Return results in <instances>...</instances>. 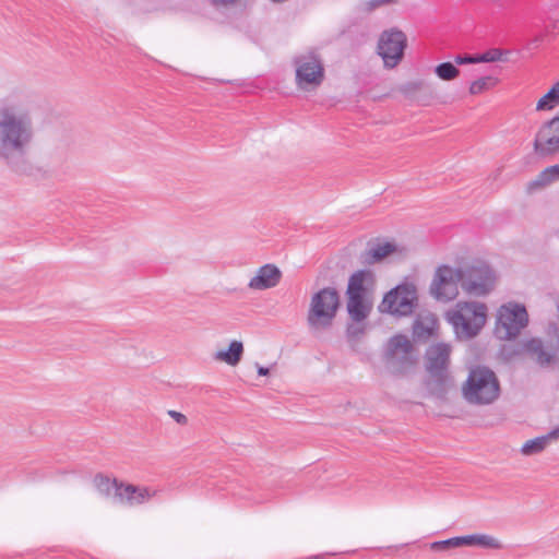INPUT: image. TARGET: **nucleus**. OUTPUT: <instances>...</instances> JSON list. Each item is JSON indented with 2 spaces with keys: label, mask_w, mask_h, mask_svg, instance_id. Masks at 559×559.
<instances>
[{
  "label": "nucleus",
  "mask_w": 559,
  "mask_h": 559,
  "mask_svg": "<svg viewBox=\"0 0 559 559\" xmlns=\"http://www.w3.org/2000/svg\"><path fill=\"white\" fill-rule=\"evenodd\" d=\"M559 105V81L536 104V110H551Z\"/></svg>",
  "instance_id": "obj_20"
},
{
  "label": "nucleus",
  "mask_w": 559,
  "mask_h": 559,
  "mask_svg": "<svg viewBox=\"0 0 559 559\" xmlns=\"http://www.w3.org/2000/svg\"><path fill=\"white\" fill-rule=\"evenodd\" d=\"M364 283L365 282H348L347 287V310L350 318L358 322L364 321L371 310V306L364 299Z\"/></svg>",
  "instance_id": "obj_15"
},
{
  "label": "nucleus",
  "mask_w": 559,
  "mask_h": 559,
  "mask_svg": "<svg viewBox=\"0 0 559 559\" xmlns=\"http://www.w3.org/2000/svg\"><path fill=\"white\" fill-rule=\"evenodd\" d=\"M35 123L31 110L19 103L0 106V160L12 171L25 174L26 155L34 142Z\"/></svg>",
  "instance_id": "obj_1"
},
{
  "label": "nucleus",
  "mask_w": 559,
  "mask_h": 559,
  "mask_svg": "<svg viewBox=\"0 0 559 559\" xmlns=\"http://www.w3.org/2000/svg\"><path fill=\"white\" fill-rule=\"evenodd\" d=\"M492 2L495 3H498V4H502L503 2H506L507 0H491Z\"/></svg>",
  "instance_id": "obj_40"
},
{
  "label": "nucleus",
  "mask_w": 559,
  "mask_h": 559,
  "mask_svg": "<svg viewBox=\"0 0 559 559\" xmlns=\"http://www.w3.org/2000/svg\"><path fill=\"white\" fill-rule=\"evenodd\" d=\"M496 83L497 80L493 76H483L471 83L469 93L472 95H478L492 87Z\"/></svg>",
  "instance_id": "obj_30"
},
{
  "label": "nucleus",
  "mask_w": 559,
  "mask_h": 559,
  "mask_svg": "<svg viewBox=\"0 0 559 559\" xmlns=\"http://www.w3.org/2000/svg\"><path fill=\"white\" fill-rule=\"evenodd\" d=\"M411 248L388 237H376L367 241L365 249L358 254V263L362 266L349 274L347 280H374L373 265L400 262L407 259Z\"/></svg>",
  "instance_id": "obj_2"
},
{
  "label": "nucleus",
  "mask_w": 559,
  "mask_h": 559,
  "mask_svg": "<svg viewBox=\"0 0 559 559\" xmlns=\"http://www.w3.org/2000/svg\"><path fill=\"white\" fill-rule=\"evenodd\" d=\"M534 152L540 157L559 153V115L539 128L534 140Z\"/></svg>",
  "instance_id": "obj_13"
},
{
  "label": "nucleus",
  "mask_w": 559,
  "mask_h": 559,
  "mask_svg": "<svg viewBox=\"0 0 559 559\" xmlns=\"http://www.w3.org/2000/svg\"><path fill=\"white\" fill-rule=\"evenodd\" d=\"M556 180H559V164L546 167L530 186L545 187Z\"/></svg>",
  "instance_id": "obj_24"
},
{
  "label": "nucleus",
  "mask_w": 559,
  "mask_h": 559,
  "mask_svg": "<svg viewBox=\"0 0 559 559\" xmlns=\"http://www.w3.org/2000/svg\"><path fill=\"white\" fill-rule=\"evenodd\" d=\"M116 501L130 507L143 504L148 501L155 491H151L147 487H140L132 484H116Z\"/></svg>",
  "instance_id": "obj_16"
},
{
  "label": "nucleus",
  "mask_w": 559,
  "mask_h": 559,
  "mask_svg": "<svg viewBox=\"0 0 559 559\" xmlns=\"http://www.w3.org/2000/svg\"><path fill=\"white\" fill-rule=\"evenodd\" d=\"M243 355V344L240 341H233L228 349L218 350L214 354V359L226 362L229 366H237Z\"/></svg>",
  "instance_id": "obj_18"
},
{
  "label": "nucleus",
  "mask_w": 559,
  "mask_h": 559,
  "mask_svg": "<svg viewBox=\"0 0 559 559\" xmlns=\"http://www.w3.org/2000/svg\"><path fill=\"white\" fill-rule=\"evenodd\" d=\"M352 266V261L349 253L344 252L335 259H331L328 263V270L331 271L330 274H326L325 277H330L331 280L336 277H344L346 275L345 271Z\"/></svg>",
  "instance_id": "obj_19"
},
{
  "label": "nucleus",
  "mask_w": 559,
  "mask_h": 559,
  "mask_svg": "<svg viewBox=\"0 0 559 559\" xmlns=\"http://www.w3.org/2000/svg\"><path fill=\"white\" fill-rule=\"evenodd\" d=\"M522 350L538 366L548 367L555 362L559 345L552 343L545 344L540 338L533 337L522 343Z\"/></svg>",
  "instance_id": "obj_14"
},
{
  "label": "nucleus",
  "mask_w": 559,
  "mask_h": 559,
  "mask_svg": "<svg viewBox=\"0 0 559 559\" xmlns=\"http://www.w3.org/2000/svg\"><path fill=\"white\" fill-rule=\"evenodd\" d=\"M340 297L335 289L323 288L313 295L307 322L312 334L329 330L336 316Z\"/></svg>",
  "instance_id": "obj_5"
},
{
  "label": "nucleus",
  "mask_w": 559,
  "mask_h": 559,
  "mask_svg": "<svg viewBox=\"0 0 559 559\" xmlns=\"http://www.w3.org/2000/svg\"><path fill=\"white\" fill-rule=\"evenodd\" d=\"M258 373H259V376H267L269 374V368L259 366L258 367Z\"/></svg>",
  "instance_id": "obj_38"
},
{
  "label": "nucleus",
  "mask_w": 559,
  "mask_h": 559,
  "mask_svg": "<svg viewBox=\"0 0 559 559\" xmlns=\"http://www.w3.org/2000/svg\"><path fill=\"white\" fill-rule=\"evenodd\" d=\"M546 436L548 437L549 441L552 440V439H559V427L552 429Z\"/></svg>",
  "instance_id": "obj_37"
},
{
  "label": "nucleus",
  "mask_w": 559,
  "mask_h": 559,
  "mask_svg": "<svg viewBox=\"0 0 559 559\" xmlns=\"http://www.w3.org/2000/svg\"><path fill=\"white\" fill-rule=\"evenodd\" d=\"M487 306L477 301H459L445 312V319L460 338L477 336L486 324Z\"/></svg>",
  "instance_id": "obj_4"
},
{
  "label": "nucleus",
  "mask_w": 559,
  "mask_h": 559,
  "mask_svg": "<svg viewBox=\"0 0 559 559\" xmlns=\"http://www.w3.org/2000/svg\"><path fill=\"white\" fill-rule=\"evenodd\" d=\"M462 393L468 404L490 405L500 396V382L490 368L476 366L469 370Z\"/></svg>",
  "instance_id": "obj_3"
},
{
  "label": "nucleus",
  "mask_w": 559,
  "mask_h": 559,
  "mask_svg": "<svg viewBox=\"0 0 559 559\" xmlns=\"http://www.w3.org/2000/svg\"><path fill=\"white\" fill-rule=\"evenodd\" d=\"M528 324V314L523 305L509 302L502 305L497 311L495 335L501 341L518 337Z\"/></svg>",
  "instance_id": "obj_6"
},
{
  "label": "nucleus",
  "mask_w": 559,
  "mask_h": 559,
  "mask_svg": "<svg viewBox=\"0 0 559 559\" xmlns=\"http://www.w3.org/2000/svg\"><path fill=\"white\" fill-rule=\"evenodd\" d=\"M436 321L431 322H424V321H416L414 324V335L418 340L427 341L430 336L433 335Z\"/></svg>",
  "instance_id": "obj_28"
},
{
  "label": "nucleus",
  "mask_w": 559,
  "mask_h": 559,
  "mask_svg": "<svg viewBox=\"0 0 559 559\" xmlns=\"http://www.w3.org/2000/svg\"><path fill=\"white\" fill-rule=\"evenodd\" d=\"M465 540V546H481L492 549H500L502 547L498 539L489 535H466Z\"/></svg>",
  "instance_id": "obj_23"
},
{
  "label": "nucleus",
  "mask_w": 559,
  "mask_h": 559,
  "mask_svg": "<svg viewBox=\"0 0 559 559\" xmlns=\"http://www.w3.org/2000/svg\"><path fill=\"white\" fill-rule=\"evenodd\" d=\"M296 83L304 91H310L324 80V68L322 61L314 53L300 55L295 57Z\"/></svg>",
  "instance_id": "obj_10"
},
{
  "label": "nucleus",
  "mask_w": 559,
  "mask_h": 559,
  "mask_svg": "<svg viewBox=\"0 0 559 559\" xmlns=\"http://www.w3.org/2000/svg\"><path fill=\"white\" fill-rule=\"evenodd\" d=\"M235 0H213V3L218 5V4H223V5H226V4H230L233 3Z\"/></svg>",
  "instance_id": "obj_39"
},
{
  "label": "nucleus",
  "mask_w": 559,
  "mask_h": 559,
  "mask_svg": "<svg viewBox=\"0 0 559 559\" xmlns=\"http://www.w3.org/2000/svg\"><path fill=\"white\" fill-rule=\"evenodd\" d=\"M432 280H496V273L486 261L475 259L456 269L441 264L436 269Z\"/></svg>",
  "instance_id": "obj_8"
},
{
  "label": "nucleus",
  "mask_w": 559,
  "mask_h": 559,
  "mask_svg": "<svg viewBox=\"0 0 559 559\" xmlns=\"http://www.w3.org/2000/svg\"><path fill=\"white\" fill-rule=\"evenodd\" d=\"M365 324L358 321L348 324L347 326V335L352 338H359L365 333Z\"/></svg>",
  "instance_id": "obj_32"
},
{
  "label": "nucleus",
  "mask_w": 559,
  "mask_h": 559,
  "mask_svg": "<svg viewBox=\"0 0 559 559\" xmlns=\"http://www.w3.org/2000/svg\"><path fill=\"white\" fill-rule=\"evenodd\" d=\"M460 284L468 296L480 297L493 289L495 282H460Z\"/></svg>",
  "instance_id": "obj_21"
},
{
  "label": "nucleus",
  "mask_w": 559,
  "mask_h": 559,
  "mask_svg": "<svg viewBox=\"0 0 559 559\" xmlns=\"http://www.w3.org/2000/svg\"><path fill=\"white\" fill-rule=\"evenodd\" d=\"M417 305V290L414 282H401L383 298L380 309L391 314L409 316Z\"/></svg>",
  "instance_id": "obj_7"
},
{
  "label": "nucleus",
  "mask_w": 559,
  "mask_h": 559,
  "mask_svg": "<svg viewBox=\"0 0 559 559\" xmlns=\"http://www.w3.org/2000/svg\"><path fill=\"white\" fill-rule=\"evenodd\" d=\"M385 360L394 372L399 373H403L406 369L416 364L414 346L407 336L396 334L389 340L385 350Z\"/></svg>",
  "instance_id": "obj_11"
},
{
  "label": "nucleus",
  "mask_w": 559,
  "mask_h": 559,
  "mask_svg": "<svg viewBox=\"0 0 559 559\" xmlns=\"http://www.w3.org/2000/svg\"><path fill=\"white\" fill-rule=\"evenodd\" d=\"M393 1L394 0H370L366 3V5L368 11H372L381 5L389 4Z\"/></svg>",
  "instance_id": "obj_36"
},
{
  "label": "nucleus",
  "mask_w": 559,
  "mask_h": 559,
  "mask_svg": "<svg viewBox=\"0 0 559 559\" xmlns=\"http://www.w3.org/2000/svg\"><path fill=\"white\" fill-rule=\"evenodd\" d=\"M454 62L459 66L461 64H471V63H479L477 60V56H471V55H464V56H456L454 58Z\"/></svg>",
  "instance_id": "obj_34"
},
{
  "label": "nucleus",
  "mask_w": 559,
  "mask_h": 559,
  "mask_svg": "<svg viewBox=\"0 0 559 559\" xmlns=\"http://www.w3.org/2000/svg\"><path fill=\"white\" fill-rule=\"evenodd\" d=\"M450 354L451 346L444 343L433 344L426 350V370L433 379V382L439 390H443L450 381Z\"/></svg>",
  "instance_id": "obj_9"
},
{
  "label": "nucleus",
  "mask_w": 559,
  "mask_h": 559,
  "mask_svg": "<svg viewBox=\"0 0 559 559\" xmlns=\"http://www.w3.org/2000/svg\"><path fill=\"white\" fill-rule=\"evenodd\" d=\"M121 481L117 478L110 479L108 476L103 474H97L94 477V485L96 489L105 497H109L114 491V498L116 499V488L118 487L116 484H120Z\"/></svg>",
  "instance_id": "obj_22"
},
{
  "label": "nucleus",
  "mask_w": 559,
  "mask_h": 559,
  "mask_svg": "<svg viewBox=\"0 0 559 559\" xmlns=\"http://www.w3.org/2000/svg\"><path fill=\"white\" fill-rule=\"evenodd\" d=\"M460 282H432L430 293L441 302H449L459 295Z\"/></svg>",
  "instance_id": "obj_17"
},
{
  "label": "nucleus",
  "mask_w": 559,
  "mask_h": 559,
  "mask_svg": "<svg viewBox=\"0 0 559 559\" xmlns=\"http://www.w3.org/2000/svg\"><path fill=\"white\" fill-rule=\"evenodd\" d=\"M478 62H496L502 60V51L499 49H491L477 56Z\"/></svg>",
  "instance_id": "obj_31"
},
{
  "label": "nucleus",
  "mask_w": 559,
  "mask_h": 559,
  "mask_svg": "<svg viewBox=\"0 0 559 559\" xmlns=\"http://www.w3.org/2000/svg\"><path fill=\"white\" fill-rule=\"evenodd\" d=\"M549 442V439L547 436H542L534 438L532 440H527L521 448V453L523 455H534L543 452L547 444Z\"/></svg>",
  "instance_id": "obj_25"
},
{
  "label": "nucleus",
  "mask_w": 559,
  "mask_h": 559,
  "mask_svg": "<svg viewBox=\"0 0 559 559\" xmlns=\"http://www.w3.org/2000/svg\"><path fill=\"white\" fill-rule=\"evenodd\" d=\"M465 536L452 537L445 540H439L431 544V549L436 551H443L454 547L465 546Z\"/></svg>",
  "instance_id": "obj_29"
},
{
  "label": "nucleus",
  "mask_w": 559,
  "mask_h": 559,
  "mask_svg": "<svg viewBox=\"0 0 559 559\" xmlns=\"http://www.w3.org/2000/svg\"><path fill=\"white\" fill-rule=\"evenodd\" d=\"M167 414L179 425L181 426H186L188 424V417L180 413V412H177V411H174V409H169L167 412Z\"/></svg>",
  "instance_id": "obj_35"
},
{
  "label": "nucleus",
  "mask_w": 559,
  "mask_h": 559,
  "mask_svg": "<svg viewBox=\"0 0 559 559\" xmlns=\"http://www.w3.org/2000/svg\"><path fill=\"white\" fill-rule=\"evenodd\" d=\"M406 47V36L397 29L384 31L378 43V53L385 67L394 68L403 58Z\"/></svg>",
  "instance_id": "obj_12"
},
{
  "label": "nucleus",
  "mask_w": 559,
  "mask_h": 559,
  "mask_svg": "<svg viewBox=\"0 0 559 559\" xmlns=\"http://www.w3.org/2000/svg\"><path fill=\"white\" fill-rule=\"evenodd\" d=\"M277 282H249L248 288L253 290H264L274 287Z\"/></svg>",
  "instance_id": "obj_33"
},
{
  "label": "nucleus",
  "mask_w": 559,
  "mask_h": 559,
  "mask_svg": "<svg viewBox=\"0 0 559 559\" xmlns=\"http://www.w3.org/2000/svg\"><path fill=\"white\" fill-rule=\"evenodd\" d=\"M436 75L442 81H452L460 75V70L452 62H442L435 68Z\"/></svg>",
  "instance_id": "obj_26"
},
{
  "label": "nucleus",
  "mask_w": 559,
  "mask_h": 559,
  "mask_svg": "<svg viewBox=\"0 0 559 559\" xmlns=\"http://www.w3.org/2000/svg\"><path fill=\"white\" fill-rule=\"evenodd\" d=\"M281 277V270L275 264L267 263L261 266L250 280H280Z\"/></svg>",
  "instance_id": "obj_27"
}]
</instances>
